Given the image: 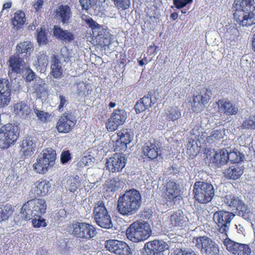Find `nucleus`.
<instances>
[{
    "instance_id": "f257e3e1",
    "label": "nucleus",
    "mask_w": 255,
    "mask_h": 255,
    "mask_svg": "<svg viewBox=\"0 0 255 255\" xmlns=\"http://www.w3.org/2000/svg\"><path fill=\"white\" fill-rule=\"evenodd\" d=\"M234 19L242 26L255 24V0H235Z\"/></svg>"
},
{
    "instance_id": "f03ea898",
    "label": "nucleus",
    "mask_w": 255,
    "mask_h": 255,
    "mask_svg": "<svg viewBox=\"0 0 255 255\" xmlns=\"http://www.w3.org/2000/svg\"><path fill=\"white\" fill-rule=\"evenodd\" d=\"M141 202L140 192L135 189H129L119 197L117 202V210L123 216L132 215L139 210Z\"/></svg>"
},
{
    "instance_id": "7ed1b4c3",
    "label": "nucleus",
    "mask_w": 255,
    "mask_h": 255,
    "mask_svg": "<svg viewBox=\"0 0 255 255\" xmlns=\"http://www.w3.org/2000/svg\"><path fill=\"white\" fill-rule=\"evenodd\" d=\"M47 205L44 199L35 198L25 203L21 208V217L25 220L41 217L46 212Z\"/></svg>"
},
{
    "instance_id": "20e7f679",
    "label": "nucleus",
    "mask_w": 255,
    "mask_h": 255,
    "mask_svg": "<svg viewBox=\"0 0 255 255\" xmlns=\"http://www.w3.org/2000/svg\"><path fill=\"white\" fill-rule=\"evenodd\" d=\"M149 225L146 222L135 221L131 224L126 230L127 238L134 243L147 239L151 234Z\"/></svg>"
},
{
    "instance_id": "39448f33",
    "label": "nucleus",
    "mask_w": 255,
    "mask_h": 255,
    "mask_svg": "<svg viewBox=\"0 0 255 255\" xmlns=\"http://www.w3.org/2000/svg\"><path fill=\"white\" fill-rule=\"evenodd\" d=\"M56 158L55 150L52 148L45 149L33 164V170L38 174H45L50 168L54 166Z\"/></svg>"
},
{
    "instance_id": "423d86ee",
    "label": "nucleus",
    "mask_w": 255,
    "mask_h": 255,
    "mask_svg": "<svg viewBox=\"0 0 255 255\" xmlns=\"http://www.w3.org/2000/svg\"><path fill=\"white\" fill-rule=\"evenodd\" d=\"M194 199L200 204H207L210 202L215 195L213 186L204 181H196L193 189Z\"/></svg>"
},
{
    "instance_id": "0eeeda50",
    "label": "nucleus",
    "mask_w": 255,
    "mask_h": 255,
    "mask_svg": "<svg viewBox=\"0 0 255 255\" xmlns=\"http://www.w3.org/2000/svg\"><path fill=\"white\" fill-rule=\"evenodd\" d=\"M19 136L18 128L14 124H7L0 128V148L6 149L13 145Z\"/></svg>"
},
{
    "instance_id": "6e6552de",
    "label": "nucleus",
    "mask_w": 255,
    "mask_h": 255,
    "mask_svg": "<svg viewBox=\"0 0 255 255\" xmlns=\"http://www.w3.org/2000/svg\"><path fill=\"white\" fill-rule=\"evenodd\" d=\"M93 215L95 221L99 226L105 229L112 228L111 218L103 201L100 200L95 203Z\"/></svg>"
},
{
    "instance_id": "1a4fd4ad",
    "label": "nucleus",
    "mask_w": 255,
    "mask_h": 255,
    "mask_svg": "<svg viewBox=\"0 0 255 255\" xmlns=\"http://www.w3.org/2000/svg\"><path fill=\"white\" fill-rule=\"evenodd\" d=\"M180 185L174 179L167 180L163 186L162 196L166 203L175 204L181 198Z\"/></svg>"
},
{
    "instance_id": "9d476101",
    "label": "nucleus",
    "mask_w": 255,
    "mask_h": 255,
    "mask_svg": "<svg viewBox=\"0 0 255 255\" xmlns=\"http://www.w3.org/2000/svg\"><path fill=\"white\" fill-rule=\"evenodd\" d=\"M71 234L73 237L83 240H88L97 234L96 228L86 222H77L72 225Z\"/></svg>"
},
{
    "instance_id": "9b49d317",
    "label": "nucleus",
    "mask_w": 255,
    "mask_h": 255,
    "mask_svg": "<svg viewBox=\"0 0 255 255\" xmlns=\"http://www.w3.org/2000/svg\"><path fill=\"white\" fill-rule=\"evenodd\" d=\"M76 123L74 114L71 111L65 112L59 116L55 128L59 133H68L73 130Z\"/></svg>"
},
{
    "instance_id": "f8f14e48",
    "label": "nucleus",
    "mask_w": 255,
    "mask_h": 255,
    "mask_svg": "<svg viewBox=\"0 0 255 255\" xmlns=\"http://www.w3.org/2000/svg\"><path fill=\"white\" fill-rule=\"evenodd\" d=\"M107 251L116 255H131L132 251L125 242L116 239H109L105 242Z\"/></svg>"
},
{
    "instance_id": "ddd939ff",
    "label": "nucleus",
    "mask_w": 255,
    "mask_h": 255,
    "mask_svg": "<svg viewBox=\"0 0 255 255\" xmlns=\"http://www.w3.org/2000/svg\"><path fill=\"white\" fill-rule=\"evenodd\" d=\"M193 242L201 250L202 253L208 255H216L219 252V247L210 238L202 236L194 238Z\"/></svg>"
},
{
    "instance_id": "4468645a",
    "label": "nucleus",
    "mask_w": 255,
    "mask_h": 255,
    "mask_svg": "<svg viewBox=\"0 0 255 255\" xmlns=\"http://www.w3.org/2000/svg\"><path fill=\"white\" fill-rule=\"evenodd\" d=\"M127 118V114L124 110H114L106 123L107 129L110 132L116 130L119 126L125 123Z\"/></svg>"
},
{
    "instance_id": "2eb2a0df",
    "label": "nucleus",
    "mask_w": 255,
    "mask_h": 255,
    "mask_svg": "<svg viewBox=\"0 0 255 255\" xmlns=\"http://www.w3.org/2000/svg\"><path fill=\"white\" fill-rule=\"evenodd\" d=\"M211 91L207 88L202 89L200 93L194 95L192 98V109L194 112L198 113L203 110L205 105L211 99Z\"/></svg>"
},
{
    "instance_id": "dca6fc26",
    "label": "nucleus",
    "mask_w": 255,
    "mask_h": 255,
    "mask_svg": "<svg viewBox=\"0 0 255 255\" xmlns=\"http://www.w3.org/2000/svg\"><path fill=\"white\" fill-rule=\"evenodd\" d=\"M118 139L114 145V151L120 152L125 151L128 144L133 139V134L128 129L122 128L117 132Z\"/></svg>"
},
{
    "instance_id": "f3484780",
    "label": "nucleus",
    "mask_w": 255,
    "mask_h": 255,
    "mask_svg": "<svg viewBox=\"0 0 255 255\" xmlns=\"http://www.w3.org/2000/svg\"><path fill=\"white\" fill-rule=\"evenodd\" d=\"M234 216V214L224 211H220L214 213V221L217 225L218 230L221 233L226 234Z\"/></svg>"
},
{
    "instance_id": "a211bd4d",
    "label": "nucleus",
    "mask_w": 255,
    "mask_h": 255,
    "mask_svg": "<svg viewBox=\"0 0 255 255\" xmlns=\"http://www.w3.org/2000/svg\"><path fill=\"white\" fill-rule=\"evenodd\" d=\"M224 244L228 251L234 255H250L252 252L248 245L238 243L229 239H225Z\"/></svg>"
},
{
    "instance_id": "6ab92c4d",
    "label": "nucleus",
    "mask_w": 255,
    "mask_h": 255,
    "mask_svg": "<svg viewBox=\"0 0 255 255\" xmlns=\"http://www.w3.org/2000/svg\"><path fill=\"white\" fill-rule=\"evenodd\" d=\"M144 248L147 255H164V252L169 247L166 242L154 240L145 243Z\"/></svg>"
},
{
    "instance_id": "aec40b11",
    "label": "nucleus",
    "mask_w": 255,
    "mask_h": 255,
    "mask_svg": "<svg viewBox=\"0 0 255 255\" xmlns=\"http://www.w3.org/2000/svg\"><path fill=\"white\" fill-rule=\"evenodd\" d=\"M127 159L122 153H116L107 159L106 166L112 172H120L125 167Z\"/></svg>"
},
{
    "instance_id": "412c9836",
    "label": "nucleus",
    "mask_w": 255,
    "mask_h": 255,
    "mask_svg": "<svg viewBox=\"0 0 255 255\" xmlns=\"http://www.w3.org/2000/svg\"><path fill=\"white\" fill-rule=\"evenodd\" d=\"M142 154L143 158L153 160L161 154V147L155 141L146 142L142 147Z\"/></svg>"
},
{
    "instance_id": "4be33fe9",
    "label": "nucleus",
    "mask_w": 255,
    "mask_h": 255,
    "mask_svg": "<svg viewBox=\"0 0 255 255\" xmlns=\"http://www.w3.org/2000/svg\"><path fill=\"white\" fill-rule=\"evenodd\" d=\"M95 30V34L93 36L95 37V40L97 45L101 47L106 48L109 47L112 43L113 39V35L111 34L107 28H100Z\"/></svg>"
},
{
    "instance_id": "5701e85b",
    "label": "nucleus",
    "mask_w": 255,
    "mask_h": 255,
    "mask_svg": "<svg viewBox=\"0 0 255 255\" xmlns=\"http://www.w3.org/2000/svg\"><path fill=\"white\" fill-rule=\"evenodd\" d=\"M216 104L218 106V111L226 116L236 115L238 112V108L228 98L218 100Z\"/></svg>"
},
{
    "instance_id": "b1692460",
    "label": "nucleus",
    "mask_w": 255,
    "mask_h": 255,
    "mask_svg": "<svg viewBox=\"0 0 255 255\" xmlns=\"http://www.w3.org/2000/svg\"><path fill=\"white\" fill-rule=\"evenodd\" d=\"M10 95V85L8 80L0 79V108L9 104Z\"/></svg>"
},
{
    "instance_id": "393cba45",
    "label": "nucleus",
    "mask_w": 255,
    "mask_h": 255,
    "mask_svg": "<svg viewBox=\"0 0 255 255\" xmlns=\"http://www.w3.org/2000/svg\"><path fill=\"white\" fill-rule=\"evenodd\" d=\"M55 17L60 20L63 24H68L72 16L70 6L61 4L54 10Z\"/></svg>"
},
{
    "instance_id": "a878e982",
    "label": "nucleus",
    "mask_w": 255,
    "mask_h": 255,
    "mask_svg": "<svg viewBox=\"0 0 255 255\" xmlns=\"http://www.w3.org/2000/svg\"><path fill=\"white\" fill-rule=\"evenodd\" d=\"M34 185L35 186L32 188V192L37 197L48 195L51 187L50 182L46 179L37 181Z\"/></svg>"
},
{
    "instance_id": "bb28decb",
    "label": "nucleus",
    "mask_w": 255,
    "mask_h": 255,
    "mask_svg": "<svg viewBox=\"0 0 255 255\" xmlns=\"http://www.w3.org/2000/svg\"><path fill=\"white\" fill-rule=\"evenodd\" d=\"M51 75L54 79L61 78L63 75V69L59 56L53 54L51 57Z\"/></svg>"
},
{
    "instance_id": "cd10ccee",
    "label": "nucleus",
    "mask_w": 255,
    "mask_h": 255,
    "mask_svg": "<svg viewBox=\"0 0 255 255\" xmlns=\"http://www.w3.org/2000/svg\"><path fill=\"white\" fill-rule=\"evenodd\" d=\"M33 93L38 99H42L48 96V91L46 87L45 81L40 78L36 79L32 86Z\"/></svg>"
},
{
    "instance_id": "c85d7f7f",
    "label": "nucleus",
    "mask_w": 255,
    "mask_h": 255,
    "mask_svg": "<svg viewBox=\"0 0 255 255\" xmlns=\"http://www.w3.org/2000/svg\"><path fill=\"white\" fill-rule=\"evenodd\" d=\"M155 103L151 95H146L136 102L134 106L135 111L136 113H141L150 108Z\"/></svg>"
},
{
    "instance_id": "c756f323",
    "label": "nucleus",
    "mask_w": 255,
    "mask_h": 255,
    "mask_svg": "<svg viewBox=\"0 0 255 255\" xmlns=\"http://www.w3.org/2000/svg\"><path fill=\"white\" fill-rule=\"evenodd\" d=\"M8 62L11 72L16 74L21 73L22 69L25 66L23 58H20L18 55H14L10 57Z\"/></svg>"
},
{
    "instance_id": "7c9ffc66",
    "label": "nucleus",
    "mask_w": 255,
    "mask_h": 255,
    "mask_svg": "<svg viewBox=\"0 0 255 255\" xmlns=\"http://www.w3.org/2000/svg\"><path fill=\"white\" fill-rule=\"evenodd\" d=\"M33 49V45L30 41H24L20 42L16 46V55L19 56L20 54H24L23 57L26 59L30 57Z\"/></svg>"
},
{
    "instance_id": "2f4dec72",
    "label": "nucleus",
    "mask_w": 255,
    "mask_h": 255,
    "mask_svg": "<svg viewBox=\"0 0 255 255\" xmlns=\"http://www.w3.org/2000/svg\"><path fill=\"white\" fill-rule=\"evenodd\" d=\"M20 152L25 157L31 156L35 150V144L30 138L23 139L20 145Z\"/></svg>"
},
{
    "instance_id": "473e14b6",
    "label": "nucleus",
    "mask_w": 255,
    "mask_h": 255,
    "mask_svg": "<svg viewBox=\"0 0 255 255\" xmlns=\"http://www.w3.org/2000/svg\"><path fill=\"white\" fill-rule=\"evenodd\" d=\"M54 35L60 40L71 42L74 39V34L69 31L63 30L58 25H55L53 28Z\"/></svg>"
},
{
    "instance_id": "72a5a7b5",
    "label": "nucleus",
    "mask_w": 255,
    "mask_h": 255,
    "mask_svg": "<svg viewBox=\"0 0 255 255\" xmlns=\"http://www.w3.org/2000/svg\"><path fill=\"white\" fill-rule=\"evenodd\" d=\"M244 171L243 166H240L237 164L229 167L225 170L224 174L227 178L237 180L243 174Z\"/></svg>"
},
{
    "instance_id": "f704fd0d",
    "label": "nucleus",
    "mask_w": 255,
    "mask_h": 255,
    "mask_svg": "<svg viewBox=\"0 0 255 255\" xmlns=\"http://www.w3.org/2000/svg\"><path fill=\"white\" fill-rule=\"evenodd\" d=\"M13 113L20 118H26L30 113V109L24 101H19L14 104Z\"/></svg>"
},
{
    "instance_id": "c9c22d12",
    "label": "nucleus",
    "mask_w": 255,
    "mask_h": 255,
    "mask_svg": "<svg viewBox=\"0 0 255 255\" xmlns=\"http://www.w3.org/2000/svg\"><path fill=\"white\" fill-rule=\"evenodd\" d=\"M26 21L25 13L21 10L16 11L14 16L10 20V23L12 28L15 30H19L21 28Z\"/></svg>"
},
{
    "instance_id": "e433bc0d",
    "label": "nucleus",
    "mask_w": 255,
    "mask_h": 255,
    "mask_svg": "<svg viewBox=\"0 0 255 255\" xmlns=\"http://www.w3.org/2000/svg\"><path fill=\"white\" fill-rule=\"evenodd\" d=\"M164 117L168 122H175L181 118V113L177 107L170 106L165 110Z\"/></svg>"
},
{
    "instance_id": "4c0bfd02",
    "label": "nucleus",
    "mask_w": 255,
    "mask_h": 255,
    "mask_svg": "<svg viewBox=\"0 0 255 255\" xmlns=\"http://www.w3.org/2000/svg\"><path fill=\"white\" fill-rule=\"evenodd\" d=\"M186 217L181 210L175 211L170 217L171 224L173 227H183L186 222Z\"/></svg>"
},
{
    "instance_id": "58836bf2",
    "label": "nucleus",
    "mask_w": 255,
    "mask_h": 255,
    "mask_svg": "<svg viewBox=\"0 0 255 255\" xmlns=\"http://www.w3.org/2000/svg\"><path fill=\"white\" fill-rule=\"evenodd\" d=\"M76 94L78 96L81 98H85L91 94L92 89L90 86L83 81L76 83Z\"/></svg>"
},
{
    "instance_id": "ea45409f",
    "label": "nucleus",
    "mask_w": 255,
    "mask_h": 255,
    "mask_svg": "<svg viewBox=\"0 0 255 255\" xmlns=\"http://www.w3.org/2000/svg\"><path fill=\"white\" fill-rule=\"evenodd\" d=\"M225 202L230 207L236 208L237 210H241L242 204H244V203L238 197L232 194L226 195Z\"/></svg>"
},
{
    "instance_id": "a19ab883",
    "label": "nucleus",
    "mask_w": 255,
    "mask_h": 255,
    "mask_svg": "<svg viewBox=\"0 0 255 255\" xmlns=\"http://www.w3.org/2000/svg\"><path fill=\"white\" fill-rule=\"evenodd\" d=\"M48 64V56L46 55V52H40L37 56L36 65L37 67L40 71H45Z\"/></svg>"
},
{
    "instance_id": "79ce46f5",
    "label": "nucleus",
    "mask_w": 255,
    "mask_h": 255,
    "mask_svg": "<svg viewBox=\"0 0 255 255\" xmlns=\"http://www.w3.org/2000/svg\"><path fill=\"white\" fill-rule=\"evenodd\" d=\"M67 188L72 193H74L81 186V181L78 175L71 176L67 181Z\"/></svg>"
},
{
    "instance_id": "37998d69",
    "label": "nucleus",
    "mask_w": 255,
    "mask_h": 255,
    "mask_svg": "<svg viewBox=\"0 0 255 255\" xmlns=\"http://www.w3.org/2000/svg\"><path fill=\"white\" fill-rule=\"evenodd\" d=\"M33 111L40 122L46 124L51 121L52 116L49 113L40 110L36 108H34Z\"/></svg>"
},
{
    "instance_id": "c03bdc74",
    "label": "nucleus",
    "mask_w": 255,
    "mask_h": 255,
    "mask_svg": "<svg viewBox=\"0 0 255 255\" xmlns=\"http://www.w3.org/2000/svg\"><path fill=\"white\" fill-rule=\"evenodd\" d=\"M241 127L243 129L255 130V115H251L246 118Z\"/></svg>"
},
{
    "instance_id": "a18cd8bd",
    "label": "nucleus",
    "mask_w": 255,
    "mask_h": 255,
    "mask_svg": "<svg viewBox=\"0 0 255 255\" xmlns=\"http://www.w3.org/2000/svg\"><path fill=\"white\" fill-rule=\"evenodd\" d=\"M239 214L245 220L247 221H252L253 213L250 210L249 208L245 204H242L241 210H238Z\"/></svg>"
},
{
    "instance_id": "49530a36",
    "label": "nucleus",
    "mask_w": 255,
    "mask_h": 255,
    "mask_svg": "<svg viewBox=\"0 0 255 255\" xmlns=\"http://www.w3.org/2000/svg\"><path fill=\"white\" fill-rule=\"evenodd\" d=\"M118 9L124 10L128 9L130 5V0H112Z\"/></svg>"
},
{
    "instance_id": "de8ad7c7",
    "label": "nucleus",
    "mask_w": 255,
    "mask_h": 255,
    "mask_svg": "<svg viewBox=\"0 0 255 255\" xmlns=\"http://www.w3.org/2000/svg\"><path fill=\"white\" fill-rule=\"evenodd\" d=\"M33 218H34L31 219V223L34 228H39L40 227H45L47 226V224L45 219L41 218V217L40 218L36 217Z\"/></svg>"
},
{
    "instance_id": "09e8293b",
    "label": "nucleus",
    "mask_w": 255,
    "mask_h": 255,
    "mask_svg": "<svg viewBox=\"0 0 255 255\" xmlns=\"http://www.w3.org/2000/svg\"><path fill=\"white\" fill-rule=\"evenodd\" d=\"M228 157H229V161H230L232 163H238L242 160L240 153L239 151L228 152Z\"/></svg>"
},
{
    "instance_id": "8fccbe9b",
    "label": "nucleus",
    "mask_w": 255,
    "mask_h": 255,
    "mask_svg": "<svg viewBox=\"0 0 255 255\" xmlns=\"http://www.w3.org/2000/svg\"><path fill=\"white\" fill-rule=\"evenodd\" d=\"M58 102L57 110L60 112H63L64 108L68 104L67 98L65 96L61 94L58 97Z\"/></svg>"
},
{
    "instance_id": "3c124183",
    "label": "nucleus",
    "mask_w": 255,
    "mask_h": 255,
    "mask_svg": "<svg viewBox=\"0 0 255 255\" xmlns=\"http://www.w3.org/2000/svg\"><path fill=\"white\" fill-rule=\"evenodd\" d=\"M174 255H197L191 249L176 248L174 251Z\"/></svg>"
},
{
    "instance_id": "603ef678",
    "label": "nucleus",
    "mask_w": 255,
    "mask_h": 255,
    "mask_svg": "<svg viewBox=\"0 0 255 255\" xmlns=\"http://www.w3.org/2000/svg\"><path fill=\"white\" fill-rule=\"evenodd\" d=\"M10 214L5 206L0 204V222L7 220Z\"/></svg>"
},
{
    "instance_id": "864d4df0",
    "label": "nucleus",
    "mask_w": 255,
    "mask_h": 255,
    "mask_svg": "<svg viewBox=\"0 0 255 255\" xmlns=\"http://www.w3.org/2000/svg\"><path fill=\"white\" fill-rule=\"evenodd\" d=\"M80 3L83 9L88 10L91 7L95 4L96 0H79Z\"/></svg>"
},
{
    "instance_id": "5fc2aeb1",
    "label": "nucleus",
    "mask_w": 255,
    "mask_h": 255,
    "mask_svg": "<svg viewBox=\"0 0 255 255\" xmlns=\"http://www.w3.org/2000/svg\"><path fill=\"white\" fill-rule=\"evenodd\" d=\"M192 0H173V4L177 8H181L192 3Z\"/></svg>"
},
{
    "instance_id": "6e6d98bb",
    "label": "nucleus",
    "mask_w": 255,
    "mask_h": 255,
    "mask_svg": "<svg viewBox=\"0 0 255 255\" xmlns=\"http://www.w3.org/2000/svg\"><path fill=\"white\" fill-rule=\"evenodd\" d=\"M86 22L87 24H88L89 26L92 28L93 35L95 34V30H97V29H100V28L103 27V26L98 24L92 18L87 19L86 20Z\"/></svg>"
},
{
    "instance_id": "4d7b16f0",
    "label": "nucleus",
    "mask_w": 255,
    "mask_h": 255,
    "mask_svg": "<svg viewBox=\"0 0 255 255\" xmlns=\"http://www.w3.org/2000/svg\"><path fill=\"white\" fill-rule=\"evenodd\" d=\"M71 154L69 150H65L62 152L60 156V160L62 164L67 163L71 159Z\"/></svg>"
},
{
    "instance_id": "13d9d810",
    "label": "nucleus",
    "mask_w": 255,
    "mask_h": 255,
    "mask_svg": "<svg viewBox=\"0 0 255 255\" xmlns=\"http://www.w3.org/2000/svg\"><path fill=\"white\" fill-rule=\"evenodd\" d=\"M37 42L39 43H45L47 40V36L44 29H41L38 31L37 36Z\"/></svg>"
},
{
    "instance_id": "bf43d9fd",
    "label": "nucleus",
    "mask_w": 255,
    "mask_h": 255,
    "mask_svg": "<svg viewBox=\"0 0 255 255\" xmlns=\"http://www.w3.org/2000/svg\"><path fill=\"white\" fill-rule=\"evenodd\" d=\"M107 190L114 192L118 189L117 182L115 180H110L106 183Z\"/></svg>"
},
{
    "instance_id": "052dcab7",
    "label": "nucleus",
    "mask_w": 255,
    "mask_h": 255,
    "mask_svg": "<svg viewBox=\"0 0 255 255\" xmlns=\"http://www.w3.org/2000/svg\"><path fill=\"white\" fill-rule=\"evenodd\" d=\"M208 138H211V139L214 141L219 140L223 138V133L221 130H214Z\"/></svg>"
},
{
    "instance_id": "680f3d73",
    "label": "nucleus",
    "mask_w": 255,
    "mask_h": 255,
    "mask_svg": "<svg viewBox=\"0 0 255 255\" xmlns=\"http://www.w3.org/2000/svg\"><path fill=\"white\" fill-rule=\"evenodd\" d=\"M219 154H221V159L222 161V164H225L229 161V157H228V151L227 149L223 148L219 151Z\"/></svg>"
},
{
    "instance_id": "e2e57ef3",
    "label": "nucleus",
    "mask_w": 255,
    "mask_h": 255,
    "mask_svg": "<svg viewBox=\"0 0 255 255\" xmlns=\"http://www.w3.org/2000/svg\"><path fill=\"white\" fill-rule=\"evenodd\" d=\"M221 156V154H219V152L216 151L214 154L213 157L211 159L212 162L218 166H220L221 165H223L222 164V161L220 160Z\"/></svg>"
},
{
    "instance_id": "0e129e2a",
    "label": "nucleus",
    "mask_w": 255,
    "mask_h": 255,
    "mask_svg": "<svg viewBox=\"0 0 255 255\" xmlns=\"http://www.w3.org/2000/svg\"><path fill=\"white\" fill-rule=\"evenodd\" d=\"M35 74L30 69H27L25 74V80L27 82H31L35 78Z\"/></svg>"
},
{
    "instance_id": "69168bd1",
    "label": "nucleus",
    "mask_w": 255,
    "mask_h": 255,
    "mask_svg": "<svg viewBox=\"0 0 255 255\" xmlns=\"http://www.w3.org/2000/svg\"><path fill=\"white\" fill-rule=\"evenodd\" d=\"M43 3V1L42 0H37L36 2L33 3V6L36 12H38L40 8L42 7Z\"/></svg>"
},
{
    "instance_id": "338daca9",
    "label": "nucleus",
    "mask_w": 255,
    "mask_h": 255,
    "mask_svg": "<svg viewBox=\"0 0 255 255\" xmlns=\"http://www.w3.org/2000/svg\"><path fill=\"white\" fill-rule=\"evenodd\" d=\"M12 3L10 1L7 2L3 4L2 9L0 13H2L4 9L10 8L11 7Z\"/></svg>"
},
{
    "instance_id": "774afa93",
    "label": "nucleus",
    "mask_w": 255,
    "mask_h": 255,
    "mask_svg": "<svg viewBox=\"0 0 255 255\" xmlns=\"http://www.w3.org/2000/svg\"><path fill=\"white\" fill-rule=\"evenodd\" d=\"M178 17V13L176 12H173L170 15V18L174 20L177 19Z\"/></svg>"
}]
</instances>
